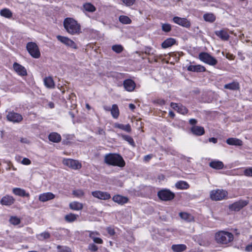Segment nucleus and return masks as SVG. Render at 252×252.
I'll return each instance as SVG.
<instances>
[{
    "mask_svg": "<svg viewBox=\"0 0 252 252\" xmlns=\"http://www.w3.org/2000/svg\"><path fill=\"white\" fill-rule=\"evenodd\" d=\"M227 195V191L222 189H214L211 191L210 193V198L214 201L224 199L226 198Z\"/></svg>",
    "mask_w": 252,
    "mask_h": 252,
    "instance_id": "obj_4",
    "label": "nucleus"
},
{
    "mask_svg": "<svg viewBox=\"0 0 252 252\" xmlns=\"http://www.w3.org/2000/svg\"><path fill=\"white\" fill-rule=\"evenodd\" d=\"M63 24L66 32L70 34H79L81 32L80 25L73 18H65L63 21Z\"/></svg>",
    "mask_w": 252,
    "mask_h": 252,
    "instance_id": "obj_1",
    "label": "nucleus"
},
{
    "mask_svg": "<svg viewBox=\"0 0 252 252\" xmlns=\"http://www.w3.org/2000/svg\"><path fill=\"white\" fill-rule=\"evenodd\" d=\"M245 250L247 252H252V243L246 246Z\"/></svg>",
    "mask_w": 252,
    "mask_h": 252,
    "instance_id": "obj_58",
    "label": "nucleus"
},
{
    "mask_svg": "<svg viewBox=\"0 0 252 252\" xmlns=\"http://www.w3.org/2000/svg\"><path fill=\"white\" fill-rule=\"evenodd\" d=\"M191 132L195 135L200 136L204 134L205 130L203 127L194 126L191 128Z\"/></svg>",
    "mask_w": 252,
    "mask_h": 252,
    "instance_id": "obj_22",
    "label": "nucleus"
},
{
    "mask_svg": "<svg viewBox=\"0 0 252 252\" xmlns=\"http://www.w3.org/2000/svg\"><path fill=\"white\" fill-rule=\"evenodd\" d=\"M44 83L45 86L50 89L54 88L55 87V83L53 79L51 77H46L44 79Z\"/></svg>",
    "mask_w": 252,
    "mask_h": 252,
    "instance_id": "obj_31",
    "label": "nucleus"
},
{
    "mask_svg": "<svg viewBox=\"0 0 252 252\" xmlns=\"http://www.w3.org/2000/svg\"><path fill=\"white\" fill-rule=\"evenodd\" d=\"M129 108L130 109L133 110L135 108V106L133 104L130 103L129 104Z\"/></svg>",
    "mask_w": 252,
    "mask_h": 252,
    "instance_id": "obj_64",
    "label": "nucleus"
},
{
    "mask_svg": "<svg viewBox=\"0 0 252 252\" xmlns=\"http://www.w3.org/2000/svg\"><path fill=\"white\" fill-rule=\"evenodd\" d=\"M226 143L230 145L241 146L242 141L236 138H229L226 140Z\"/></svg>",
    "mask_w": 252,
    "mask_h": 252,
    "instance_id": "obj_26",
    "label": "nucleus"
},
{
    "mask_svg": "<svg viewBox=\"0 0 252 252\" xmlns=\"http://www.w3.org/2000/svg\"><path fill=\"white\" fill-rule=\"evenodd\" d=\"M12 192L16 195L21 196V197H30V194L26 192V190L24 189L15 188L12 189Z\"/></svg>",
    "mask_w": 252,
    "mask_h": 252,
    "instance_id": "obj_20",
    "label": "nucleus"
},
{
    "mask_svg": "<svg viewBox=\"0 0 252 252\" xmlns=\"http://www.w3.org/2000/svg\"><path fill=\"white\" fill-rule=\"evenodd\" d=\"M99 234L96 231H89V237L93 240V238H95Z\"/></svg>",
    "mask_w": 252,
    "mask_h": 252,
    "instance_id": "obj_51",
    "label": "nucleus"
},
{
    "mask_svg": "<svg viewBox=\"0 0 252 252\" xmlns=\"http://www.w3.org/2000/svg\"><path fill=\"white\" fill-rule=\"evenodd\" d=\"M55 195L51 192H45L40 194L39 196V200L41 202H46L54 199Z\"/></svg>",
    "mask_w": 252,
    "mask_h": 252,
    "instance_id": "obj_17",
    "label": "nucleus"
},
{
    "mask_svg": "<svg viewBox=\"0 0 252 252\" xmlns=\"http://www.w3.org/2000/svg\"><path fill=\"white\" fill-rule=\"evenodd\" d=\"M173 21L175 23L187 28H189L190 26V21L185 18H181L176 16L173 18Z\"/></svg>",
    "mask_w": 252,
    "mask_h": 252,
    "instance_id": "obj_12",
    "label": "nucleus"
},
{
    "mask_svg": "<svg viewBox=\"0 0 252 252\" xmlns=\"http://www.w3.org/2000/svg\"><path fill=\"white\" fill-rule=\"evenodd\" d=\"M154 102L155 103L159 104L160 105H162L165 104V101L163 99H158L155 100H154Z\"/></svg>",
    "mask_w": 252,
    "mask_h": 252,
    "instance_id": "obj_54",
    "label": "nucleus"
},
{
    "mask_svg": "<svg viewBox=\"0 0 252 252\" xmlns=\"http://www.w3.org/2000/svg\"><path fill=\"white\" fill-rule=\"evenodd\" d=\"M72 194L76 197L80 198L84 195V192L82 189H77L73 190Z\"/></svg>",
    "mask_w": 252,
    "mask_h": 252,
    "instance_id": "obj_43",
    "label": "nucleus"
},
{
    "mask_svg": "<svg viewBox=\"0 0 252 252\" xmlns=\"http://www.w3.org/2000/svg\"><path fill=\"white\" fill-rule=\"evenodd\" d=\"M224 88L233 91L237 90L239 89V84L238 82L234 81L224 85Z\"/></svg>",
    "mask_w": 252,
    "mask_h": 252,
    "instance_id": "obj_27",
    "label": "nucleus"
},
{
    "mask_svg": "<svg viewBox=\"0 0 252 252\" xmlns=\"http://www.w3.org/2000/svg\"><path fill=\"white\" fill-rule=\"evenodd\" d=\"M197 123V121L194 119H191L189 120V123L191 125H195Z\"/></svg>",
    "mask_w": 252,
    "mask_h": 252,
    "instance_id": "obj_63",
    "label": "nucleus"
},
{
    "mask_svg": "<svg viewBox=\"0 0 252 252\" xmlns=\"http://www.w3.org/2000/svg\"><path fill=\"white\" fill-rule=\"evenodd\" d=\"M111 115L114 119H117L119 116V110L117 105L113 104L110 110Z\"/></svg>",
    "mask_w": 252,
    "mask_h": 252,
    "instance_id": "obj_35",
    "label": "nucleus"
},
{
    "mask_svg": "<svg viewBox=\"0 0 252 252\" xmlns=\"http://www.w3.org/2000/svg\"><path fill=\"white\" fill-rule=\"evenodd\" d=\"M0 14L1 16L6 18H10L12 16V12L8 8H3L0 11Z\"/></svg>",
    "mask_w": 252,
    "mask_h": 252,
    "instance_id": "obj_36",
    "label": "nucleus"
},
{
    "mask_svg": "<svg viewBox=\"0 0 252 252\" xmlns=\"http://www.w3.org/2000/svg\"><path fill=\"white\" fill-rule=\"evenodd\" d=\"M175 187L179 189H188L189 186L187 182L180 181L176 183Z\"/></svg>",
    "mask_w": 252,
    "mask_h": 252,
    "instance_id": "obj_33",
    "label": "nucleus"
},
{
    "mask_svg": "<svg viewBox=\"0 0 252 252\" xmlns=\"http://www.w3.org/2000/svg\"><path fill=\"white\" fill-rule=\"evenodd\" d=\"M97 133L99 135H104L105 134V132L103 129L99 128Z\"/></svg>",
    "mask_w": 252,
    "mask_h": 252,
    "instance_id": "obj_60",
    "label": "nucleus"
},
{
    "mask_svg": "<svg viewBox=\"0 0 252 252\" xmlns=\"http://www.w3.org/2000/svg\"><path fill=\"white\" fill-rule=\"evenodd\" d=\"M248 203V200H239L238 201L230 204L228 206V208L230 210L232 211H239L245 206H247Z\"/></svg>",
    "mask_w": 252,
    "mask_h": 252,
    "instance_id": "obj_8",
    "label": "nucleus"
},
{
    "mask_svg": "<svg viewBox=\"0 0 252 252\" xmlns=\"http://www.w3.org/2000/svg\"><path fill=\"white\" fill-rule=\"evenodd\" d=\"M244 174L246 176L252 177V167L246 168L244 171Z\"/></svg>",
    "mask_w": 252,
    "mask_h": 252,
    "instance_id": "obj_48",
    "label": "nucleus"
},
{
    "mask_svg": "<svg viewBox=\"0 0 252 252\" xmlns=\"http://www.w3.org/2000/svg\"><path fill=\"white\" fill-rule=\"evenodd\" d=\"M187 70L189 71L201 72L206 70L205 67L201 65H189L187 67Z\"/></svg>",
    "mask_w": 252,
    "mask_h": 252,
    "instance_id": "obj_18",
    "label": "nucleus"
},
{
    "mask_svg": "<svg viewBox=\"0 0 252 252\" xmlns=\"http://www.w3.org/2000/svg\"><path fill=\"white\" fill-rule=\"evenodd\" d=\"M203 18L206 21L209 22H213L216 19L215 15L212 13L205 14L203 16Z\"/></svg>",
    "mask_w": 252,
    "mask_h": 252,
    "instance_id": "obj_38",
    "label": "nucleus"
},
{
    "mask_svg": "<svg viewBox=\"0 0 252 252\" xmlns=\"http://www.w3.org/2000/svg\"><path fill=\"white\" fill-rule=\"evenodd\" d=\"M57 38L59 41L65 44L66 46L73 49H77V46L76 43L69 38L61 35H57Z\"/></svg>",
    "mask_w": 252,
    "mask_h": 252,
    "instance_id": "obj_10",
    "label": "nucleus"
},
{
    "mask_svg": "<svg viewBox=\"0 0 252 252\" xmlns=\"http://www.w3.org/2000/svg\"><path fill=\"white\" fill-rule=\"evenodd\" d=\"M171 25L169 24H163L162 25V30L165 32H169L171 31Z\"/></svg>",
    "mask_w": 252,
    "mask_h": 252,
    "instance_id": "obj_46",
    "label": "nucleus"
},
{
    "mask_svg": "<svg viewBox=\"0 0 252 252\" xmlns=\"http://www.w3.org/2000/svg\"><path fill=\"white\" fill-rule=\"evenodd\" d=\"M21 163L24 165H29L31 163V160L26 158H24L21 161Z\"/></svg>",
    "mask_w": 252,
    "mask_h": 252,
    "instance_id": "obj_52",
    "label": "nucleus"
},
{
    "mask_svg": "<svg viewBox=\"0 0 252 252\" xmlns=\"http://www.w3.org/2000/svg\"><path fill=\"white\" fill-rule=\"evenodd\" d=\"M199 59L203 62L210 65H215L217 60L213 56L206 52H201L199 54Z\"/></svg>",
    "mask_w": 252,
    "mask_h": 252,
    "instance_id": "obj_6",
    "label": "nucleus"
},
{
    "mask_svg": "<svg viewBox=\"0 0 252 252\" xmlns=\"http://www.w3.org/2000/svg\"><path fill=\"white\" fill-rule=\"evenodd\" d=\"M78 217V215L70 213L65 216L64 219L67 222H72L76 220Z\"/></svg>",
    "mask_w": 252,
    "mask_h": 252,
    "instance_id": "obj_34",
    "label": "nucleus"
},
{
    "mask_svg": "<svg viewBox=\"0 0 252 252\" xmlns=\"http://www.w3.org/2000/svg\"><path fill=\"white\" fill-rule=\"evenodd\" d=\"M175 42L176 40L175 39L173 38H169L166 39L162 43L161 47L164 49H166L174 45Z\"/></svg>",
    "mask_w": 252,
    "mask_h": 252,
    "instance_id": "obj_25",
    "label": "nucleus"
},
{
    "mask_svg": "<svg viewBox=\"0 0 252 252\" xmlns=\"http://www.w3.org/2000/svg\"><path fill=\"white\" fill-rule=\"evenodd\" d=\"M48 138L50 141L55 143L60 142L62 139L61 135L56 132L50 133L48 136Z\"/></svg>",
    "mask_w": 252,
    "mask_h": 252,
    "instance_id": "obj_23",
    "label": "nucleus"
},
{
    "mask_svg": "<svg viewBox=\"0 0 252 252\" xmlns=\"http://www.w3.org/2000/svg\"><path fill=\"white\" fill-rule=\"evenodd\" d=\"M179 216L183 220H184L190 222L193 221L194 220V218L192 215L186 212L180 213Z\"/></svg>",
    "mask_w": 252,
    "mask_h": 252,
    "instance_id": "obj_32",
    "label": "nucleus"
},
{
    "mask_svg": "<svg viewBox=\"0 0 252 252\" xmlns=\"http://www.w3.org/2000/svg\"><path fill=\"white\" fill-rule=\"evenodd\" d=\"M177 112L179 113L185 115L188 113V109L186 107L180 104L178 108Z\"/></svg>",
    "mask_w": 252,
    "mask_h": 252,
    "instance_id": "obj_44",
    "label": "nucleus"
},
{
    "mask_svg": "<svg viewBox=\"0 0 252 252\" xmlns=\"http://www.w3.org/2000/svg\"><path fill=\"white\" fill-rule=\"evenodd\" d=\"M180 104H178L174 102H171L170 104V106L175 110L177 111L178 108L179 107Z\"/></svg>",
    "mask_w": 252,
    "mask_h": 252,
    "instance_id": "obj_56",
    "label": "nucleus"
},
{
    "mask_svg": "<svg viewBox=\"0 0 252 252\" xmlns=\"http://www.w3.org/2000/svg\"><path fill=\"white\" fill-rule=\"evenodd\" d=\"M9 221L11 224L17 225L20 223V220L16 217H11L9 220Z\"/></svg>",
    "mask_w": 252,
    "mask_h": 252,
    "instance_id": "obj_45",
    "label": "nucleus"
},
{
    "mask_svg": "<svg viewBox=\"0 0 252 252\" xmlns=\"http://www.w3.org/2000/svg\"><path fill=\"white\" fill-rule=\"evenodd\" d=\"M112 49L117 53H120L123 51L124 48L121 45H114L112 47Z\"/></svg>",
    "mask_w": 252,
    "mask_h": 252,
    "instance_id": "obj_41",
    "label": "nucleus"
},
{
    "mask_svg": "<svg viewBox=\"0 0 252 252\" xmlns=\"http://www.w3.org/2000/svg\"><path fill=\"white\" fill-rule=\"evenodd\" d=\"M92 194L94 197L102 200H108L111 198L109 193L99 190L93 191Z\"/></svg>",
    "mask_w": 252,
    "mask_h": 252,
    "instance_id": "obj_13",
    "label": "nucleus"
},
{
    "mask_svg": "<svg viewBox=\"0 0 252 252\" xmlns=\"http://www.w3.org/2000/svg\"><path fill=\"white\" fill-rule=\"evenodd\" d=\"M171 249L174 252H182L187 249V246L184 244L173 245Z\"/></svg>",
    "mask_w": 252,
    "mask_h": 252,
    "instance_id": "obj_29",
    "label": "nucleus"
},
{
    "mask_svg": "<svg viewBox=\"0 0 252 252\" xmlns=\"http://www.w3.org/2000/svg\"><path fill=\"white\" fill-rule=\"evenodd\" d=\"M152 156L151 155H148L144 157V160L145 161H149L152 158Z\"/></svg>",
    "mask_w": 252,
    "mask_h": 252,
    "instance_id": "obj_59",
    "label": "nucleus"
},
{
    "mask_svg": "<svg viewBox=\"0 0 252 252\" xmlns=\"http://www.w3.org/2000/svg\"><path fill=\"white\" fill-rule=\"evenodd\" d=\"M8 121L13 123H20L23 120V117L19 113L13 111L9 112L6 116Z\"/></svg>",
    "mask_w": 252,
    "mask_h": 252,
    "instance_id": "obj_11",
    "label": "nucleus"
},
{
    "mask_svg": "<svg viewBox=\"0 0 252 252\" xmlns=\"http://www.w3.org/2000/svg\"><path fill=\"white\" fill-rule=\"evenodd\" d=\"M20 142L23 143H29V140L26 138H21Z\"/></svg>",
    "mask_w": 252,
    "mask_h": 252,
    "instance_id": "obj_62",
    "label": "nucleus"
},
{
    "mask_svg": "<svg viewBox=\"0 0 252 252\" xmlns=\"http://www.w3.org/2000/svg\"><path fill=\"white\" fill-rule=\"evenodd\" d=\"M124 87L128 92L133 91L135 88V83L131 79H126L124 81Z\"/></svg>",
    "mask_w": 252,
    "mask_h": 252,
    "instance_id": "obj_14",
    "label": "nucleus"
},
{
    "mask_svg": "<svg viewBox=\"0 0 252 252\" xmlns=\"http://www.w3.org/2000/svg\"><path fill=\"white\" fill-rule=\"evenodd\" d=\"M13 68L19 75L25 76L27 74L25 68L17 63L13 64Z\"/></svg>",
    "mask_w": 252,
    "mask_h": 252,
    "instance_id": "obj_15",
    "label": "nucleus"
},
{
    "mask_svg": "<svg viewBox=\"0 0 252 252\" xmlns=\"http://www.w3.org/2000/svg\"><path fill=\"white\" fill-rule=\"evenodd\" d=\"M122 137L123 139L127 141L131 145L134 146V142L131 137L128 135L123 134L122 135Z\"/></svg>",
    "mask_w": 252,
    "mask_h": 252,
    "instance_id": "obj_40",
    "label": "nucleus"
},
{
    "mask_svg": "<svg viewBox=\"0 0 252 252\" xmlns=\"http://www.w3.org/2000/svg\"><path fill=\"white\" fill-rule=\"evenodd\" d=\"M107 231L111 236L114 235L115 233L114 229L110 227L107 228Z\"/></svg>",
    "mask_w": 252,
    "mask_h": 252,
    "instance_id": "obj_55",
    "label": "nucleus"
},
{
    "mask_svg": "<svg viewBox=\"0 0 252 252\" xmlns=\"http://www.w3.org/2000/svg\"><path fill=\"white\" fill-rule=\"evenodd\" d=\"M112 200L115 202H116L120 205H123L127 203L128 201L127 197L120 195H114L112 198Z\"/></svg>",
    "mask_w": 252,
    "mask_h": 252,
    "instance_id": "obj_19",
    "label": "nucleus"
},
{
    "mask_svg": "<svg viewBox=\"0 0 252 252\" xmlns=\"http://www.w3.org/2000/svg\"><path fill=\"white\" fill-rule=\"evenodd\" d=\"M158 196L159 198L162 200L169 201L174 198L175 194L169 189H163L159 190L158 192Z\"/></svg>",
    "mask_w": 252,
    "mask_h": 252,
    "instance_id": "obj_7",
    "label": "nucleus"
},
{
    "mask_svg": "<svg viewBox=\"0 0 252 252\" xmlns=\"http://www.w3.org/2000/svg\"><path fill=\"white\" fill-rule=\"evenodd\" d=\"M154 50L151 47H147L145 49V53L149 55L154 54Z\"/></svg>",
    "mask_w": 252,
    "mask_h": 252,
    "instance_id": "obj_53",
    "label": "nucleus"
},
{
    "mask_svg": "<svg viewBox=\"0 0 252 252\" xmlns=\"http://www.w3.org/2000/svg\"><path fill=\"white\" fill-rule=\"evenodd\" d=\"M216 34L223 40H228L229 35L228 32L224 30H220L216 31Z\"/></svg>",
    "mask_w": 252,
    "mask_h": 252,
    "instance_id": "obj_24",
    "label": "nucleus"
},
{
    "mask_svg": "<svg viewBox=\"0 0 252 252\" xmlns=\"http://www.w3.org/2000/svg\"><path fill=\"white\" fill-rule=\"evenodd\" d=\"M209 166L215 169H221L224 167L223 162L220 160H214L209 163Z\"/></svg>",
    "mask_w": 252,
    "mask_h": 252,
    "instance_id": "obj_21",
    "label": "nucleus"
},
{
    "mask_svg": "<svg viewBox=\"0 0 252 252\" xmlns=\"http://www.w3.org/2000/svg\"><path fill=\"white\" fill-rule=\"evenodd\" d=\"M63 163L65 165L73 169H79L82 166L81 164L78 160L70 158L63 159Z\"/></svg>",
    "mask_w": 252,
    "mask_h": 252,
    "instance_id": "obj_9",
    "label": "nucleus"
},
{
    "mask_svg": "<svg viewBox=\"0 0 252 252\" xmlns=\"http://www.w3.org/2000/svg\"><path fill=\"white\" fill-rule=\"evenodd\" d=\"M215 239L218 243L227 245L233 241L234 236L228 231H220L216 233Z\"/></svg>",
    "mask_w": 252,
    "mask_h": 252,
    "instance_id": "obj_3",
    "label": "nucleus"
},
{
    "mask_svg": "<svg viewBox=\"0 0 252 252\" xmlns=\"http://www.w3.org/2000/svg\"><path fill=\"white\" fill-rule=\"evenodd\" d=\"M58 249H59L58 252H71L70 249L66 247H62L60 246H58Z\"/></svg>",
    "mask_w": 252,
    "mask_h": 252,
    "instance_id": "obj_47",
    "label": "nucleus"
},
{
    "mask_svg": "<svg viewBox=\"0 0 252 252\" xmlns=\"http://www.w3.org/2000/svg\"><path fill=\"white\" fill-rule=\"evenodd\" d=\"M50 236V234L49 232H44L40 234L38 236V238L39 240L42 241L49 238Z\"/></svg>",
    "mask_w": 252,
    "mask_h": 252,
    "instance_id": "obj_42",
    "label": "nucleus"
},
{
    "mask_svg": "<svg viewBox=\"0 0 252 252\" xmlns=\"http://www.w3.org/2000/svg\"><path fill=\"white\" fill-rule=\"evenodd\" d=\"M119 21L120 22L124 24H130L131 22V20L128 17L124 15L120 16Z\"/></svg>",
    "mask_w": 252,
    "mask_h": 252,
    "instance_id": "obj_39",
    "label": "nucleus"
},
{
    "mask_svg": "<svg viewBox=\"0 0 252 252\" xmlns=\"http://www.w3.org/2000/svg\"><path fill=\"white\" fill-rule=\"evenodd\" d=\"M121 0L127 6H129L132 5L135 1V0Z\"/></svg>",
    "mask_w": 252,
    "mask_h": 252,
    "instance_id": "obj_49",
    "label": "nucleus"
},
{
    "mask_svg": "<svg viewBox=\"0 0 252 252\" xmlns=\"http://www.w3.org/2000/svg\"><path fill=\"white\" fill-rule=\"evenodd\" d=\"M104 162L108 165L123 167L126 163L121 156L118 154H108L104 157Z\"/></svg>",
    "mask_w": 252,
    "mask_h": 252,
    "instance_id": "obj_2",
    "label": "nucleus"
},
{
    "mask_svg": "<svg viewBox=\"0 0 252 252\" xmlns=\"http://www.w3.org/2000/svg\"><path fill=\"white\" fill-rule=\"evenodd\" d=\"M88 249L92 252H96L98 250V247L94 244H90L88 246Z\"/></svg>",
    "mask_w": 252,
    "mask_h": 252,
    "instance_id": "obj_50",
    "label": "nucleus"
},
{
    "mask_svg": "<svg viewBox=\"0 0 252 252\" xmlns=\"http://www.w3.org/2000/svg\"><path fill=\"white\" fill-rule=\"evenodd\" d=\"M93 241L95 243L97 244H102L103 243V241L101 238L95 237L93 238Z\"/></svg>",
    "mask_w": 252,
    "mask_h": 252,
    "instance_id": "obj_57",
    "label": "nucleus"
},
{
    "mask_svg": "<svg viewBox=\"0 0 252 252\" xmlns=\"http://www.w3.org/2000/svg\"><path fill=\"white\" fill-rule=\"evenodd\" d=\"M114 127L121 129H122L127 132H130L131 130V128L129 124L124 125L123 124L115 123L114 124Z\"/></svg>",
    "mask_w": 252,
    "mask_h": 252,
    "instance_id": "obj_30",
    "label": "nucleus"
},
{
    "mask_svg": "<svg viewBox=\"0 0 252 252\" xmlns=\"http://www.w3.org/2000/svg\"><path fill=\"white\" fill-rule=\"evenodd\" d=\"M84 9L89 12H93L96 10L95 6L91 3H86L83 5Z\"/></svg>",
    "mask_w": 252,
    "mask_h": 252,
    "instance_id": "obj_37",
    "label": "nucleus"
},
{
    "mask_svg": "<svg viewBox=\"0 0 252 252\" xmlns=\"http://www.w3.org/2000/svg\"><path fill=\"white\" fill-rule=\"evenodd\" d=\"M69 207L72 210L79 211L83 209V205L79 202L73 201L69 204Z\"/></svg>",
    "mask_w": 252,
    "mask_h": 252,
    "instance_id": "obj_28",
    "label": "nucleus"
},
{
    "mask_svg": "<svg viewBox=\"0 0 252 252\" xmlns=\"http://www.w3.org/2000/svg\"><path fill=\"white\" fill-rule=\"evenodd\" d=\"M209 141L210 142H213V143H216L218 141V140L217 138H214V137H212V138H210L209 139Z\"/></svg>",
    "mask_w": 252,
    "mask_h": 252,
    "instance_id": "obj_61",
    "label": "nucleus"
},
{
    "mask_svg": "<svg viewBox=\"0 0 252 252\" xmlns=\"http://www.w3.org/2000/svg\"><path fill=\"white\" fill-rule=\"evenodd\" d=\"M27 49L29 54L33 58L38 59L40 56V53L37 44L32 42H29L27 44Z\"/></svg>",
    "mask_w": 252,
    "mask_h": 252,
    "instance_id": "obj_5",
    "label": "nucleus"
},
{
    "mask_svg": "<svg viewBox=\"0 0 252 252\" xmlns=\"http://www.w3.org/2000/svg\"><path fill=\"white\" fill-rule=\"evenodd\" d=\"M14 201L15 199L12 196L6 195L1 198L0 203L3 205L10 206Z\"/></svg>",
    "mask_w": 252,
    "mask_h": 252,
    "instance_id": "obj_16",
    "label": "nucleus"
}]
</instances>
